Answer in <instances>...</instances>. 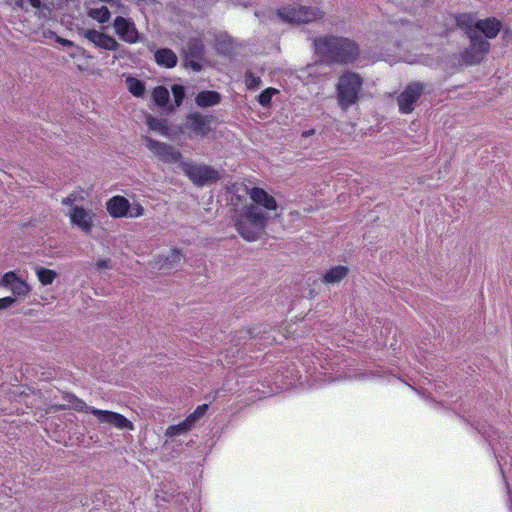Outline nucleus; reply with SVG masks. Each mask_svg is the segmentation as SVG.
I'll list each match as a JSON object with an SVG mask.
<instances>
[{
    "instance_id": "nucleus-1",
    "label": "nucleus",
    "mask_w": 512,
    "mask_h": 512,
    "mask_svg": "<svg viewBox=\"0 0 512 512\" xmlns=\"http://www.w3.org/2000/svg\"><path fill=\"white\" fill-rule=\"evenodd\" d=\"M252 203L245 204L234 216V225L237 232L247 241H256L263 233L268 216L266 210H276L275 198L263 188L253 187L249 192Z\"/></svg>"
},
{
    "instance_id": "nucleus-2",
    "label": "nucleus",
    "mask_w": 512,
    "mask_h": 512,
    "mask_svg": "<svg viewBox=\"0 0 512 512\" xmlns=\"http://www.w3.org/2000/svg\"><path fill=\"white\" fill-rule=\"evenodd\" d=\"M314 53L331 64H349L358 60L360 48L347 37L326 34L313 38Z\"/></svg>"
},
{
    "instance_id": "nucleus-3",
    "label": "nucleus",
    "mask_w": 512,
    "mask_h": 512,
    "mask_svg": "<svg viewBox=\"0 0 512 512\" xmlns=\"http://www.w3.org/2000/svg\"><path fill=\"white\" fill-rule=\"evenodd\" d=\"M63 400L68 403V408H71L77 412L90 413L94 415L98 422L101 424H109L120 430H134V424L124 415L117 412L88 406L84 400L78 398L73 393L65 392L63 394Z\"/></svg>"
},
{
    "instance_id": "nucleus-4",
    "label": "nucleus",
    "mask_w": 512,
    "mask_h": 512,
    "mask_svg": "<svg viewBox=\"0 0 512 512\" xmlns=\"http://www.w3.org/2000/svg\"><path fill=\"white\" fill-rule=\"evenodd\" d=\"M363 80L355 73H346L339 78L337 84V100L344 111L357 103L362 90Z\"/></svg>"
},
{
    "instance_id": "nucleus-5",
    "label": "nucleus",
    "mask_w": 512,
    "mask_h": 512,
    "mask_svg": "<svg viewBox=\"0 0 512 512\" xmlns=\"http://www.w3.org/2000/svg\"><path fill=\"white\" fill-rule=\"evenodd\" d=\"M277 15L289 23H308L323 17L319 8L290 4L277 10Z\"/></svg>"
},
{
    "instance_id": "nucleus-6",
    "label": "nucleus",
    "mask_w": 512,
    "mask_h": 512,
    "mask_svg": "<svg viewBox=\"0 0 512 512\" xmlns=\"http://www.w3.org/2000/svg\"><path fill=\"white\" fill-rule=\"evenodd\" d=\"M180 168L195 185L200 187L220 178L219 172L207 165L183 161L180 163Z\"/></svg>"
},
{
    "instance_id": "nucleus-7",
    "label": "nucleus",
    "mask_w": 512,
    "mask_h": 512,
    "mask_svg": "<svg viewBox=\"0 0 512 512\" xmlns=\"http://www.w3.org/2000/svg\"><path fill=\"white\" fill-rule=\"evenodd\" d=\"M457 25L464 29L470 39L471 49L476 54H485L489 51L490 44L481 35H476L475 18L470 14H461L456 18Z\"/></svg>"
},
{
    "instance_id": "nucleus-8",
    "label": "nucleus",
    "mask_w": 512,
    "mask_h": 512,
    "mask_svg": "<svg viewBox=\"0 0 512 512\" xmlns=\"http://www.w3.org/2000/svg\"><path fill=\"white\" fill-rule=\"evenodd\" d=\"M424 93V85L420 82H410L404 90L398 95L397 103L399 112L410 114L414 111L416 102Z\"/></svg>"
},
{
    "instance_id": "nucleus-9",
    "label": "nucleus",
    "mask_w": 512,
    "mask_h": 512,
    "mask_svg": "<svg viewBox=\"0 0 512 512\" xmlns=\"http://www.w3.org/2000/svg\"><path fill=\"white\" fill-rule=\"evenodd\" d=\"M144 139L146 141L147 148L161 161L165 163H176L179 162L182 158L181 152L176 150L171 145L149 137H145Z\"/></svg>"
},
{
    "instance_id": "nucleus-10",
    "label": "nucleus",
    "mask_w": 512,
    "mask_h": 512,
    "mask_svg": "<svg viewBox=\"0 0 512 512\" xmlns=\"http://www.w3.org/2000/svg\"><path fill=\"white\" fill-rule=\"evenodd\" d=\"M214 116H203L200 112H192L187 116V129L198 137H206L212 131L211 122Z\"/></svg>"
},
{
    "instance_id": "nucleus-11",
    "label": "nucleus",
    "mask_w": 512,
    "mask_h": 512,
    "mask_svg": "<svg viewBox=\"0 0 512 512\" xmlns=\"http://www.w3.org/2000/svg\"><path fill=\"white\" fill-rule=\"evenodd\" d=\"M70 222L77 226L85 234H90L94 227L95 214L82 206H74L69 213Z\"/></svg>"
},
{
    "instance_id": "nucleus-12",
    "label": "nucleus",
    "mask_w": 512,
    "mask_h": 512,
    "mask_svg": "<svg viewBox=\"0 0 512 512\" xmlns=\"http://www.w3.org/2000/svg\"><path fill=\"white\" fill-rule=\"evenodd\" d=\"M113 27L121 40L128 43H136L138 41L139 33L131 19L117 16L114 19Z\"/></svg>"
},
{
    "instance_id": "nucleus-13",
    "label": "nucleus",
    "mask_w": 512,
    "mask_h": 512,
    "mask_svg": "<svg viewBox=\"0 0 512 512\" xmlns=\"http://www.w3.org/2000/svg\"><path fill=\"white\" fill-rule=\"evenodd\" d=\"M83 35L87 40L95 44V46L106 50L115 51L120 47L119 43L113 37L94 29L85 30Z\"/></svg>"
},
{
    "instance_id": "nucleus-14",
    "label": "nucleus",
    "mask_w": 512,
    "mask_h": 512,
    "mask_svg": "<svg viewBox=\"0 0 512 512\" xmlns=\"http://www.w3.org/2000/svg\"><path fill=\"white\" fill-rule=\"evenodd\" d=\"M130 207L129 200L121 195L113 196L106 202V210L113 218L127 217Z\"/></svg>"
},
{
    "instance_id": "nucleus-15",
    "label": "nucleus",
    "mask_w": 512,
    "mask_h": 512,
    "mask_svg": "<svg viewBox=\"0 0 512 512\" xmlns=\"http://www.w3.org/2000/svg\"><path fill=\"white\" fill-rule=\"evenodd\" d=\"M502 28V23L495 17L477 20L476 35L483 34L486 38H495Z\"/></svg>"
},
{
    "instance_id": "nucleus-16",
    "label": "nucleus",
    "mask_w": 512,
    "mask_h": 512,
    "mask_svg": "<svg viewBox=\"0 0 512 512\" xmlns=\"http://www.w3.org/2000/svg\"><path fill=\"white\" fill-rule=\"evenodd\" d=\"M204 52V45L198 38H191L183 49L185 57L184 64H199L198 61L202 59Z\"/></svg>"
},
{
    "instance_id": "nucleus-17",
    "label": "nucleus",
    "mask_w": 512,
    "mask_h": 512,
    "mask_svg": "<svg viewBox=\"0 0 512 512\" xmlns=\"http://www.w3.org/2000/svg\"><path fill=\"white\" fill-rule=\"evenodd\" d=\"M195 102L202 108L215 106L221 102V95L217 91L204 90L196 95Z\"/></svg>"
},
{
    "instance_id": "nucleus-18",
    "label": "nucleus",
    "mask_w": 512,
    "mask_h": 512,
    "mask_svg": "<svg viewBox=\"0 0 512 512\" xmlns=\"http://www.w3.org/2000/svg\"><path fill=\"white\" fill-rule=\"evenodd\" d=\"M349 272L348 267L338 265L330 268L323 276V282L327 284L339 283Z\"/></svg>"
},
{
    "instance_id": "nucleus-19",
    "label": "nucleus",
    "mask_w": 512,
    "mask_h": 512,
    "mask_svg": "<svg viewBox=\"0 0 512 512\" xmlns=\"http://www.w3.org/2000/svg\"><path fill=\"white\" fill-rule=\"evenodd\" d=\"M156 64H177L178 58L169 48L157 49L154 53Z\"/></svg>"
},
{
    "instance_id": "nucleus-20",
    "label": "nucleus",
    "mask_w": 512,
    "mask_h": 512,
    "mask_svg": "<svg viewBox=\"0 0 512 512\" xmlns=\"http://www.w3.org/2000/svg\"><path fill=\"white\" fill-rule=\"evenodd\" d=\"M35 273L40 283L44 286L50 285L57 277L56 271L44 267H36Z\"/></svg>"
},
{
    "instance_id": "nucleus-21",
    "label": "nucleus",
    "mask_w": 512,
    "mask_h": 512,
    "mask_svg": "<svg viewBox=\"0 0 512 512\" xmlns=\"http://www.w3.org/2000/svg\"><path fill=\"white\" fill-rule=\"evenodd\" d=\"M152 99L159 107H164L169 101V91L164 86H157L153 89Z\"/></svg>"
},
{
    "instance_id": "nucleus-22",
    "label": "nucleus",
    "mask_w": 512,
    "mask_h": 512,
    "mask_svg": "<svg viewBox=\"0 0 512 512\" xmlns=\"http://www.w3.org/2000/svg\"><path fill=\"white\" fill-rule=\"evenodd\" d=\"M146 124L150 130L159 131L162 134H166L168 131L166 119H158L149 114L146 116Z\"/></svg>"
},
{
    "instance_id": "nucleus-23",
    "label": "nucleus",
    "mask_w": 512,
    "mask_h": 512,
    "mask_svg": "<svg viewBox=\"0 0 512 512\" xmlns=\"http://www.w3.org/2000/svg\"><path fill=\"white\" fill-rule=\"evenodd\" d=\"M126 84L129 92L133 94L135 97L143 96L145 92V85L141 80L129 76L126 79Z\"/></svg>"
},
{
    "instance_id": "nucleus-24",
    "label": "nucleus",
    "mask_w": 512,
    "mask_h": 512,
    "mask_svg": "<svg viewBox=\"0 0 512 512\" xmlns=\"http://www.w3.org/2000/svg\"><path fill=\"white\" fill-rule=\"evenodd\" d=\"M88 15L92 19L102 24L108 22L111 16L110 11L106 6H102L101 8L90 9Z\"/></svg>"
},
{
    "instance_id": "nucleus-25",
    "label": "nucleus",
    "mask_w": 512,
    "mask_h": 512,
    "mask_svg": "<svg viewBox=\"0 0 512 512\" xmlns=\"http://www.w3.org/2000/svg\"><path fill=\"white\" fill-rule=\"evenodd\" d=\"M182 259V253L178 249H171L169 255L159 261L161 268H172L174 264L179 263Z\"/></svg>"
},
{
    "instance_id": "nucleus-26",
    "label": "nucleus",
    "mask_w": 512,
    "mask_h": 512,
    "mask_svg": "<svg viewBox=\"0 0 512 512\" xmlns=\"http://www.w3.org/2000/svg\"><path fill=\"white\" fill-rule=\"evenodd\" d=\"M278 93L279 90L276 88H266L258 95L257 101L262 107H269L271 104L272 97Z\"/></svg>"
},
{
    "instance_id": "nucleus-27",
    "label": "nucleus",
    "mask_w": 512,
    "mask_h": 512,
    "mask_svg": "<svg viewBox=\"0 0 512 512\" xmlns=\"http://www.w3.org/2000/svg\"><path fill=\"white\" fill-rule=\"evenodd\" d=\"M216 50L224 55H229L232 52L233 43L229 37H219L215 43Z\"/></svg>"
},
{
    "instance_id": "nucleus-28",
    "label": "nucleus",
    "mask_w": 512,
    "mask_h": 512,
    "mask_svg": "<svg viewBox=\"0 0 512 512\" xmlns=\"http://www.w3.org/2000/svg\"><path fill=\"white\" fill-rule=\"evenodd\" d=\"M10 289L16 296H26L30 292L29 284L20 278L10 287Z\"/></svg>"
},
{
    "instance_id": "nucleus-29",
    "label": "nucleus",
    "mask_w": 512,
    "mask_h": 512,
    "mask_svg": "<svg viewBox=\"0 0 512 512\" xmlns=\"http://www.w3.org/2000/svg\"><path fill=\"white\" fill-rule=\"evenodd\" d=\"M244 83L248 90H256L260 87L262 81L259 76L254 75L252 72L245 73Z\"/></svg>"
},
{
    "instance_id": "nucleus-30",
    "label": "nucleus",
    "mask_w": 512,
    "mask_h": 512,
    "mask_svg": "<svg viewBox=\"0 0 512 512\" xmlns=\"http://www.w3.org/2000/svg\"><path fill=\"white\" fill-rule=\"evenodd\" d=\"M189 430L186 428L185 426V423L183 422H180L178 424H175V425H170L166 431H165V435L167 437H175V436H178V435H182V434H185L187 433Z\"/></svg>"
},
{
    "instance_id": "nucleus-31",
    "label": "nucleus",
    "mask_w": 512,
    "mask_h": 512,
    "mask_svg": "<svg viewBox=\"0 0 512 512\" xmlns=\"http://www.w3.org/2000/svg\"><path fill=\"white\" fill-rule=\"evenodd\" d=\"M172 94L174 97V102L176 106H180L183 102V99L185 97V90L184 87L181 85H173L172 86Z\"/></svg>"
},
{
    "instance_id": "nucleus-32",
    "label": "nucleus",
    "mask_w": 512,
    "mask_h": 512,
    "mask_svg": "<svg viewBox=\"0 0 512 512\" xmlns=\"http://www.w3.org/2000/svg\"><path fill=\"white\" fill-rule=\"evenodd\" d=\"M18 279L19 277L14 271H9L2 276L0 284L5 287H11Z\"/></svg>"
},
{
    "instance_id": "nucleus-33",
    "label": "nucleus",
    "mask_w": 512,
    "mask_h": 512,
    "mask_svg": "<svg viewBox=\"0 0 512 512\" xmlns=\"http://www.w3.org/2000/svg\"><path fill=\"white\" fill-rule=\"evenodd\" d=\"M144 214V208L140 203H133L129 209V213L127 217L130 218H138Z\"/></svg>"
},
{
    "instance_id": "nucleus-34",
    "label": "nucleus",
    "mask_w": 512,
    "mask_h": 512,
    "mask_svg": "<svg viewBox=\"0 0 512 512\" xmlns=\"http://www.w3.org/2000/svg\"><path fill=\"white\" fill-rule=\"evenodd\" d=\"M198 420L199 418L194 413H191L182 422L185 423L186 428L190 431Z\"/></svg>"
},
{
    "instance_id": "nucleus-35",
    "label": "nucleus",
    "mask_w": 512,
    "mask_h": 512,
    "mask_svg": "<svg viewBox=\"0 0 512 512\" xmlns=\"http://www.w3.org/2000/svg\"><path fill=\"white\" fill-rule=\"evenodd\" d=\"M198 420L199 418L194 413H191L182 422L185 423L186 428L190 431Z\"/></svg>"
},
{
    "instance_id": "nucleus-36",
    "label": "nucleus",
    "mask_w": 512,
    "mask_h": 512,
    "mask_svg": "<svg viewBox=\"0 0 512 512\" xmlns=\"http://www.w3.org/2000/svg\"><path fill=\"white\" fill-rule=\"evenodd\" d=\"M32 8L38 9V10H49L48 7L42 3L41 0H25Z\"/></svg>"
},
{
    "instance_id": "nucleus-37",
    "label": "nucleus",
    "mask_w": 512,
    "mask_h": 512,
    "mask_svg": "<svg viewBox=\"0 0 512 512\" xmlns=\"http://www.w3.org/2000/svg\"><path fill=\"white\" fill-rule=\"evenodd\" d=\"M208 407H209L208 404L199 405L196 407V409L193 411V413L195 414L196 417H198L200 419L206 414Z\"/></svg>"
},
{
    "instance_id": "nucleus-38",
    "label": "nucleus",
    "mask_w": 512,
    "mask_h": 512,
    "mask_svg": "<svg viewBox=\"0 0 512 512\" xmlns=\"http://www.w3.org/2000/svg\"><path fill=\"white\" fill-rule=\"evenodd\" d=\"M15 302V298L13 297H3L0 298V309H6L10 307Z\"/></svg>"
},
{
    "instance_id": "nucleus-39",
    "label": "nucleus",
    "mask_w": 512,
    "mask_h": 512,
    "mask_svg": "<svg viewBox=\"0 0 512 512\" xmlns=\"http://www.w3.org/2000/svg\"><path fill=\"white\" fill-rule=\"evenodd\" d=\"M111 260L110 259H99L96 261L95 266L98 270L109 268Z\"/></svg>"
},
{
    "instance_id": "nucleus-40",
    "label": "nucleus",
    "mask_w": 512,
    "mask_h": 512,
    "mask_svg": "<svg viewBox=\"0 0 512 512\" xmlns=\"http://www.w3.org/2000/svg\"><path fill=\"white\" fill-rule=\"evenodd\" d=\"M76 201V196L74 194H70L67 197L62 199V204L66 206L72 205Z\"/></svg>"
},
{
    "instance_id": "nucleus-41",
    "label": "nucleus",
    "mask_w": 512,
    "mask_h": 512,
    "mask_svg": "<svg viewBox=\"0 0 512 512\" xmlns=\"http://www.w3.org/2000/svg\"><path fill=\"white\" fill-rule=\"evenodd\" d=\"M58 42L61 43L62 45L64 46H71L72 45V42L69 41V40H66V39H58Z\"/></svg>"
},
{
    "instance_id": "nucleus-42",
    "label": "nucleus",
    "mask_w": 512,
    "mask_h": 512,
    "mask_svg": "<svg viewBox=\"0 0 512 512\" xmlns=\"http://www.w3.org/2000/svg\"><path fill=\"white\" fill-rule=\"evenodd\" d=\"M192 68L193 71L195 72H199L202 70L203 66H190Z\"/></svg>"
},
{
    "instance_id": "nucleus-43",
    "label": "nucleus",
    "mask_w": 512,
    "mask_h": 512,
    "mask_svg": "<svg viewBox=\"0 0 512 512\" xmlns=\"http://www.w3.org/2000/svg\"><path fill=\"white\" fill-rule=\"evenodd\" d=\"M314 133V130H310V131H307V132H304V135L305 136H310Z\"/></svg>"
},
{
    "instance_id": "nucleus-44",
    "label": "nucleus",
    "mask_w": 512,
    "mask_h": 512,
    "mask_svg": "<svg viewBox=\"0 0 512 512\" xmlns=\"http://www.w3.org/2000/svg\"><path fill=\"white\" fill-rule=\"evenodd\" d=\"M505 36L508 38L510 37V34H508V31H505Z\"/></svg>"
}]
</instances>
